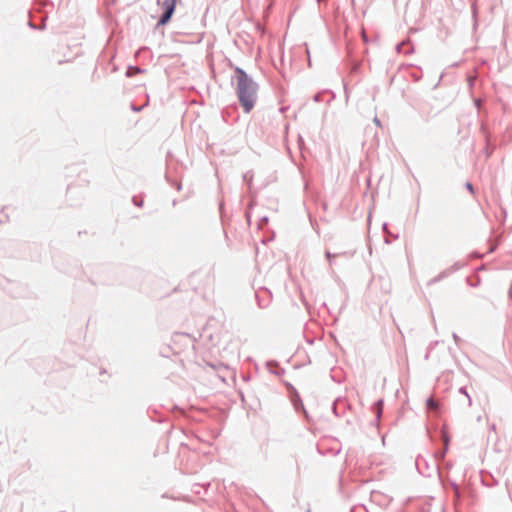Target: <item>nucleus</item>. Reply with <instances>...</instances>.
Wrapping results in <instances>:
<instances>
[{
	"instance_id": "obj_1",
	"label": "nucleus",
	"mask_w": 512,
	"mask_h": 512,
	"mask_svg": "<svg viewBox=\"0 0 512 512\" xmlns=\"http://www.w3.org/2000/svg\"><path fill=\"white\" fill-rule=\"evenodd\" d=\"M237 95L241 106L245 112H250L257 99V85L250 79L247 74L237 68Z\"/></svg>"
},
{
	"instance_id": "obj_2",
	"label": "nucleus",
	"mask_w": 512,
	"mask_h": 512,
	"mask_svg": "<svg viewBox=\"0 0 512 512\" xmlns=\"http://www.w3.org/2000/svg\"><path fill=\"white\" fill-rule=\"evenodd\" d=\"M177 0H164L162 3V7L164 9V13L162 17L160 18L158 24L159 25H165L169 22L171 19L175 7H176Z\"/></svg>"
},
{
	"instance_id": "obj_3",
	"label": "nucleus",
	"mask_w": 512,
	"mask_h": 512,
	"mask_svg": "<svg viewBox=\"0 0 512 512\" xmlns=\"http://www.w3.org/2000/svg\"><path fill=\"white\" fill-rule=\"evenodd\" d=\"M427 407L429 409H437L438 408V404H437V402L433 398H429L427 400Z\"/></svg>"
},
{
	"instance_id": "obj_4",
	"label": "nucleus",
	"mask_w": 512,
	"mask_h": 512,
	"mask_svg": "<svg viewBox=\"0 0 512 512\" xmlns=\"http://www.w3.org/2000/svg\"><path fill=\"white\" fill-rule=\"evenodd\" d=\"M466 187H467V189H468L471 193H474V188H473V186H472V184H471V183H467V184H466Z\"/></svg>"
},
{
	"instance_id": "obj_5",
	"label": "nucleus",
	"mask_w": 512,
	"mask_h": 512,
	"mask_svg": "<svg viewBox=\"0 0 512 512\" xmlns=\"http://www.w3.org/2000/svg\"><path fill=\"white\" fill-rule=\"evenodd\" d=\"M377 408H378V414H380L382 411V401L377 403Z\"/></svg>"
}]
</instances>
